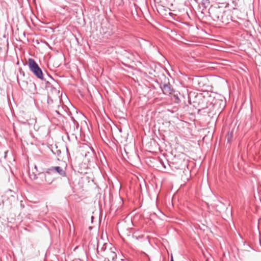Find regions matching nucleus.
I'll return each mask as SVG.
<instances>
[{"label": "nucleus", "mask_w": 261, "mask_h": 261, "mask_svg": "<svg viewBox=\"0 0 261 261\" xmlns=\"http://www.w3.org/2000/svg\"><path fill=\"white\" fill-rule=\"evenodd\" d=\"M108 246L111 247L110 244H108L106 243H103L102 240H98L97 241V253L99 255L98 257H101V254L109 249Z\"/></svg>", "instance_id": "423d86ee"}, {"label": "nucleus", "mask_w": 261, "mask_h": 261, "mask_svg": "<svg viewBox=\"0 0 261 261\" xmlns=\"http://www.w3.org/2000/svg\"><path fill=\"white\" fill-rule=\"evenodd\" d=\"M72 120L74 121H75V120L74 119V118L73 117H72Z\"/></svg>", "instance_id": "aec40b11"}, {"label": "nucleus", "mask_w": 261, "mask_h": 261, "mask_svg": "<svg viewBox=\"0 0 261 261\" xmlns=\"http://www.w3.org/2000/svg\"><path fill=\"white\" fill-rule=\"evenodd\" d=\"M208 1V0H203L202 3L204 4V3L207 2Z\"/></svg>", "instance_id": "f3484780"}, {"label": "nucleus", "mask_w": 261, "mask_h": 261, "mask_svg": "<svg viewBox=\"0 0 261 261\" xmlns=\"http://www.w3.org/2000/svg\"><path fill=\"white\" fill-rule=\"evenodd\" d=\"M195 99V101H193V106L197 108L199 111L207 108L206 99L202 96L201 94L196 96Z\"/></svg>", "instance_id": "f03ea898"}, {"label": "nucleus", "mask_w": 261, "mask_h": 261, "mask_svg": "<svg viewBox=\"0 0 261 261\" xmlns=\"http://www.w3.org/2000/svg\"><path fill=\"white\" fill-rule=\"evenodd\" d=\"M184 98V96L182 95L180 93L174 94L172 96V101L176 103H179L181 101V98Z\"/></svg>", "instance_id": "f8f14e48"}, {"label": "nucleus", "mask_w": 261, "mask_h": 261, "mask_svg": "<svg viewBox=\"0 0 261 261\" xmlns=\"http://www.w3.org/2000/svg\"><path fill=\"white\" fill-rule=\"evenodd\" d=\"M171 261H174V260H173V257H172V258H171Z\"/></svg>", "instance_id": "6ab92c4d"}, {"label": "nucleus", "mask_w": 261, "mask_h": 261, "mask_svg": "<svg viewBox=\"0 0 261 261\" xmlns=\"http://www.w3.org/2000/svg\"><path fill=\"white\" fill-rule=\"evenodd\" d=\"M45 184L49 185L54 181V178L51 175V172L49 171V168L45 172Z\"/></svg>", "instance_id": "9b49d317"}, {"label": "nucleus", "mask_w": 261, "mask_h": 261, "mask_svg": "<svg viewBox=\"0 0 261 261\" xmlns=\"http://www.w3.org/2000/svg\"><path fill=\"white\" fill-rule=\"evenodd\" d=\"M160 87L163 93L165 95H169L172 93L173 89L169 83L161 84Z\"/></svg>", "instance_id": "6e6552de"}, {"label": "nucleus", "mask_w": 261, "mask_h": 261, "mask_svg": "<svg viewBox=\"0 0 261 261\" xmlns=\"http://www.w3.org/2000/svg\"><path fill=\"white\" fill-rule=\"evenodd\" d=\"M188 102L189 104H191V100L189 99H188Z\"/></svg>", "instance_id": "a211bd4d"}, {"label": "nucleus", "mask_w": 261, "mask_h": 261, "mask_svg": "<svg viewBox=\"0 0 261 261\" xmlns=\"http://www.w3.org/2000/svg\"><path fill=\"white\" fill-rule=\"evenodd\" d=\"M226 139L227 140V142L228 143H230L231 140H232V137H233V134H232V132H228L226 135Z\"/></svg>", "instance_id": "ddd939ff"}, {"label": "nucleus", "mask_w": 261, "mask_h": 261, "mask_svg": "<svg viewBox=\"0 0 261 261\" xmlns=\"http://www.w3.org/2000/svg\"><path fill=\"white\" fill-rule=\"evenodd\" d=\"M53 102V99L51 98V96H48V99H47V103L48 104H50L51 103Z\"/></svg>", "instance_id": "2eb2a0df"}, {"label": "nucleus", "mask_w": 261, "mask_h": 261, "mask_svg": "<svg viewBox=\"0 0 261 261\" xmlns=\"http://www.w3.org/2000/svg\"><path fill=\"white\" fill-rule=\"evenodd\" d=\"M19 84L23 90L28 92H32L35 88V84L31 81L30 82L22 81Z\"/></svg>", "instance_id": "0eeeda50"}, {"label": "nucleus", "mask_w": 261, "mask_h": 261, "mask_svg": "<svg viewBox=\"0 0 261 261\" xmlns=\"http://www.w3.org/2000/svg\"><path fill=\"white\" fill-rule=\"evenodd\" d=\"M32 172H34L35 173L38 174V173H39L38 172V169H37V166L35 165V167H34V169L33 170Z\"/></svg>", "instance_id": "dca6fc26"}, {"label": "nucleus", "mask_w": 261, "mask_h": 261, "mask_svg": "<svg viewBox=\"0 0 261 261\" xmlns=\"http://www.w3.org/2000/svg\"><path fill=\"white\" fill-rule=\"evenodd\" d=\"M66 166L67 164H65L64 166H52L49 168V171L51 173H57L59 175L62 177H66Z\"/></svg>", "instance_id": "39448f33"}, {"label": "nucleus", "mask_w": 261, "mask_h": 261, "mask_svg": "<svg viewBox=\"0 0 261 261\" xmlns=\"http://www.w3.org/2000/svg\"><path fill=\"white\" fill-rule=\"evenodd\" d=\"M211 104L213 105L214 109H222L224 107V102L222 100L216 99L214 101L212 102Z\"/></svg>", "instance_id": "1a4fd4ad"}, {"label": "nucleus", "mask_w": 261, "mask_h": 261, "mask_svg": "<svg viewBox=\"0 0 261 261\" xmlns=\"http://www.w3.org/2000/svg\"><path fill=\"white\" fill-rule=\"evenodd\" d=\"M30 177L33 180H36L38 184H45V172H39L38 174L34 172H29Z\"/></svg>", "instance_id": "20e7f679"}, {"label": "nucleus", "mask_w": 261, "mask_h": 261, "mask_svg": "<svg viewBox=\"0 0 261 261\" xmlns=\"http://www.w3.org/2000/svg\"><path fill=\"white\" fill-rule=\"evenodd\" d=\"M213 18L215 21H220L224 22L223 20V15L219 12V10L217 9L213 12Z\"/></svg>", "instance_id": "9d476101"}, {"label": "nucleus", "mask_w": 261, "mask_h": 261, "mask_svg": "<svg viewBox=\"0 0 261 261\" xmlns=\"http://www.w3.org/2000/svg\"><path fill=\"white\" fill-rule=\"evenodd\" d=\"M29 66L30 70L37 77L41 80H43L42 71L34 59H29Z\"/></svg>", "instance_id": "f257e3e1"}, {"label": "nucleus", "mask_w": 261, "mask_h": 261, "mask_svg": "<svg viewBox=\"0 0 261 261\" xmlns=\"http://www.w3.org/2000/svg\"><path fill=\"white\" fill-rule=\"evenodd\" d=\"M116 248L113 247H110L108 250H107L104 253L101 254V257L104 258L106 261H114L117 258V255L115 252Z\"/></svg>", "instance_id": "7ed1b4c3"}, {"label": "nucleus", "mask_w": 261, "mask_h": 261, "mask_svg": "<svg viewBox=\"0 0 261 261\" xmlns=\"http://www.w3.org/2000/svg\"><path fill=\"white\" fill-rule=\"evenodd\" d=\"M52 92L55 93V94L57 96L58 98L59 97V91L57 90L55 88H51V89Z\"/></svg>", "instance_id": "4468645a"}]
</instances>
